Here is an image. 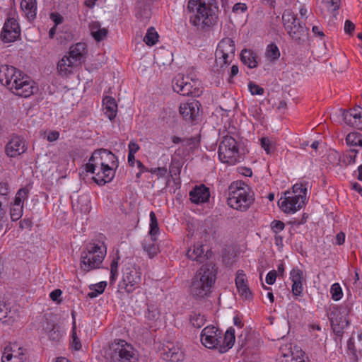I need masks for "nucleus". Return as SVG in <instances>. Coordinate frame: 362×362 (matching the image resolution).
<instances>
[{
  "label": "nucleus",
  "instance_id": "obj_1",
  "mask_svg": "<svg viewBox=\"0 0 362 362\" xmlns=\"http://www.w3.org/2000/svg\"><path fill=\"white\" fill-rule=\"evenodd\" d=\"M0 83L14 95L28 98L37 91L35 83L21 70L13 66H0Z\"/></svg>",
  "mask_w": 362,
  "mask_h": 362
},
{
  "label": "nucleus",
  "instance_id": "obj_2",
  "mask_svg": "<svg viewBox=\"0 0 362 362\" xmlns=\"http://www.w3.org/2000/svg\"><path fill=\"white\" fill-rule=\"evenodd\" d=\"M218 269L212 263L201 266L190 280L189 292L197 300L210 296L216 281Z\"/></svg>",
  "mask_w": 362,
  "mask_h": 362
},
{
  "label": "nucleus",
  "instance_id": "obj_3",
  "mask_svg": "<svg viewBox=\"0 0 362 362\" xmlns=\"http://www.w3.org/2000/svg\"><path fill=\"white\" fill-rule=\"evenodd\" d=\"M187 8L192 13L189 23L198 29L209 28L217 22L218 8L216 0H189Z\"/></svg>",
  "mask_w": 362,
  "mask_h": 362
},
{
  "label": "nucleus",
  "instance_id": "obj_4",
  "mask_svg": "<svg viewBox=\"0 0 362 362\" xmlns=\"http://www.w3.org/2000/svg\"><path fill=\"white\" fill-rule=\"evenodd\" d=\"M106 252V246L102 240L100 239L91 240L81 252V269L87 273L100 268Z\"/></svg>",
  "mask_w": 362,
  "mask_h": 362
},
{
  "label": "nucleus",
  "instance_id": "obj_5",
  "mask_svg": "<svg viewBox=\"0 0 362 362\" xmlns=\"http://www.w3.org/2000/svg\"><path fill=\"white\" fill-rule=\"evenodd\" d=\"M255 201L250 187L241 180L233 182L228 187L227 204L236 210L247 211Z\"/></svg>",
  "mask_w": 362,
  "mask_h": 362
},
{
  "label": "nucleus",
  "instance_id": "obj_6",
  "mask_svg": "<svg viewBox=\"0 0 362 362\" xmlns=\"http://www.w3.org/2000/svg\"><path fill=\"white\" fill-rule=\"evenodd\" d=\"M110 362H138L139 353L134 346L122 339H115L105 352Z\"/></svg>",
  "mask_w": 362,
  "mask_h": 362
},
{
  "label": "nucleus",
  "instance_id": "obj_7",
  "mask_svg": "<svg viewBox=\"0 0 362 362\" xmlns=\"http://www.w3.org/2000/svg\"><path fill=\"white\" fill-rule=\"evenodd\" d=\"M218 156L221 163L228 165H234L241 161L238 142L233 136L226 135L223 137L218 146Z\"/></svg>",
  "mask_w": 362,
  "mask_h": 362
},
{
  "label": "nucleus",
  "instance_id": "obj_8",
  "mask_svg": "<svg viewBox=\"0 0 362 362\" xmlns=\"http://www.w3.org/2000/svg\"><path fill=\"white\" fill-rule=\"evenodd\" d=\"M350 310L351 306L348 303L329 307L327 317L334 333L338 337L342 336L344 329L349 325L347 315Z\"/></svg>",
  "mask_w": 362,
  "mask_h": 362
},
{
  "label": "nucleus",
  "instance_id": "obj_9",
  "mask_svg": "<svg viewBox=\"0 0 362 362\" xmlns=\"http://www.w3.org/2000/svg\"><path fill=\"white\" fill-rule=\"evenodd\" d=\"M173 88L183 96L199 97L202 93L201 82L189 76L178 74L173 80Z\"/></svg>",
  "mask_w": 362,
  "mask_h": 362
},
{
  "label": "nucleus",
  "instance_id": "obj_10",
  "mask_svg": "<svg viewBox=\"0 0 362 362\" xmlns=\"http://www.w3.org/2000/svg\"><path fill=\"white\" fill-rule=\"evenodd\" d=\"M282 21L285 30L292 40L298 44L303 43L307 36L306 28L300 23L297 16L290 11H285Z\"/></svg>",
  "mask_w": 362,
  "mask_h": 362
},
{
  "label": "nucleus",
  "instance_id": "obj_11",
  "mask_svg": "<svg viewBox=\"0 0 362 362\" xmlns=\"http://www.w3.org/2000/svg\"><path fill=\"white\" fill-rule=\"evenodd\" d=\"M235 42L230 37L223 38L218 44L216 50V60L222 67L228 65L235 57Z\"/></svg>",
  "mask_w": 362,
  "mask_h": 362
},
{
  "label": "nucleus",
  "instance_id": "obj_12",
  "mask_svg": "<svg viewBox=\"0 0 362 362\" xmlns=\"http://www.w3.org/2000/svg\"><path fill=\"white\" fill-rule=\"evenodd\" d=\"M305 202V198L303 195L284 193V197H281L278 201V206L284 213L293 214L300 210Z\"/></svg>",
  "mask_w": 362,
  "mask_h": 362
},
{
  "label": "nucleus",
  "instance_id": "obj_13",
  "mask_svg": "<svg viewBox=\"0 0 362 362\" xmlns=\"http://www.w3.org/2000/svg\"><path fill=\"white\" fill-rule=\"evenodd\" d=\"M200 338L206 348L219 350L222 343V330L214 326H207L202 331Z\"/></svg>",
  "mask_w": 362,
  "mask_h": 362
},
{
  "label": "nucleus",
  "instance_id": "obj_14",
  "mask_svg": "<svg viewBox=\"0 0 362 362\" xmlns=\"http://www.w3.org/2000/svg\"><path fill=\"white\" fill-rule=\"evenodd\" d=\"M21 33V30L17 19L8 16L4 24L0 37L4 43L13 42L20 37Z\"/></svg>",
  "mask_w": 362,
  "mask_h": 362
},
{
  "label": "nucleus",
  "instance_id": "obj_15",
  "mask_svg": "<svg viewBox=\"0 0 362 362\" xmlns=\"http://www.w3.org/2000/svg\"><path fill=\"white\" fill-rule=\"evenodd\" d=\"M141 281V273L136 267H126L123 271L122 281L119 286L124 287L128 293H132Z\"/></svg>",
  "mask_w": 362,
  "mask_h": 362
},
{
  "label": "nucleus",
  "instance_id": "obj_16",
  "mask_svg": "<svg viewBox=\"0 0 362 362\" xmlns=\"http://www.w3.org/2000/svg\"><path fill=\"white\" fill-rule=\"evenodd\" d=\"M200 106L198 100H192L190 102L181 104L179 112L186 122L193 124L199 115Z\"/></svg>",
  "mask_w": 362,
  "mask_h": 362
},
{
  "label": "nucleus",
  "instance_id": "obj_17",
  "mask_svg": "<svg viewBox=\"0 0 362 362\" xmlns=\"http://www.w3.org/2000/svg\"><path fill=\"white\" fill-rule=\"evenodd\" d=\"M26 150L25 139L18 135H13L5 147L6 155L11 158H16L24 153Z\"/></svg>",
  "mask_w": 362,
  "mask_h": 362
},
{
  "label": "nucleus",
  "instance_id": "obj_18",
  "mask_svg": "<svg viewBox=\"0 0 362 362\" xmlns=\"http://www.w3.org/2000/svg\"><path fill=\"white\" fill-rule=\"evenodd\" d=\"M25 356L22 347L17 343L5 346L1 357V362H24Z\"/></svg>",
  "mask_w": 362,
  "mask_h": 362
},
{
  "label": "nucleus",
  "instance_id": "obj_19",
  "mask_svg": "<svg viewBox=\"0 0 362 362\" xmlns=\"http://www.w3.org/2000/svg\"><path fill=\"white\" fill-rule=\"evenodd\" d=\"M189 199L193 204H202L209 202L210 189L204 184L194 186L189 193Z\"/></svg>",
  "mask_w": 362,
  "mask_h": 362
},
{
  "label": "nucleus",
  "instance_id": "obj_20",
  "mask_svg": "<svg viewBox=\"0 0 362 362\" xmlns=\"http://www.w3.org/2000/svg\"><path fill=\"white\" fill-rule=\"evenodd\" d=\"M235 286L243 299L251 300L252 294L247 285L246 275L243 270H238L235 277Z\"/></svg>",
  "mask_w": 362,
  "mask_h": 362
},
{
  "label": "nucleus",
  "instance_id": "obj_21",
  "mask_svg": "<svg viewBox=\"0 0 362 362\" xmlns=\"http://www.w3.org/2000/svg\"><path fill=\"white\" fill-rule=\"evenodd\" d=\"M290 279L292 281L291 291L297 298L301 296L303 291V280L304 279L303 271L298 268H293L290 272Z\"/></svg>",
  "mask_w": 362,
  "mask_h": 362
},
{
  "label": "nucleus",
  "instance_id": "obj_22",
  "mask_svg": "<svg viewBox=\"0 0 362 362\" xmlns=\"http://www.w3.org/2000/svg\"><path fill=\"white\" fill-rule=\"evenodd\" d=\"M94 175L92 180L99 186H103L110 182L115 175V170L111 168L100 167L96 173H91Z\"/></svg>",
  "mask_w": 362,
  "mask_h": 362
},
{
  "label": "nucleus",
  "instance_id": "obj_23",
  "mask_svg": "<svg viewBox=\"0 0 362 362\" xmlns=\"http://www.w3.org/2000/svg\"><path fill=\"white\" fill-rule=\"evenodd\" d=\"M20 8L28 22L33 23L35 20L37 11V0H22Z\"/></svg>",
  "mask_w": 362,
  "mask_h": 362
},
{
  "label": "nucleus",
  "instance_id": "obj_24",
  "mask_svg": "<svg viewBox=\"0 0 362 362\" xmlns=\"http://www.w3.org/2000/svg\"><path fill=\"white\" fill-rule=\"evenodd\" d=\"M344 119L349 125L362 130V109L361 107L351 109L344 112Z\"/></svg>",
  "mask_w": 362,
  "mask_h": 362
},
{
  "label": "nucleus",
  "instance_id": "obj_25",
  "mask_svg": "<svg viewBox=\"0 0 362 362\" xmlns=\"http://www.w3.org/2000/svg\"><path fill=\"white\" fill-rule=\"evenodd\" d=\"M87 52L86 44L78 42L70 47L68 56L78 65L84 60Z\"/></svg>",
  "mask_w": 362,
  "mask_h": 362
},
{
  "label": "nucleus",
  "instance_id": "obj_26",
  "mask_svg": "<svg viewBox=\"0 0 362 362\" xmlns=\"http://www.w3.org/2000/svg\"><path fill=\"white\" fill-rule=\"evenodd\" d=\"M341 4V0H317V5L321 15L325 17L328 13L334 16V13L339 9Z\"/></svg>",
  "mask_w": 362,
  "mask_h": 362
},
{
  "label": "nucleus",
  "instance_id": "obj_27",
  "mask_svg": "<svg viewBox=\"0 0 362 362\" xmlns=\"http://www.w3.org/2000/svg\"><path fill=\"white\" fill-rule=\"evenodd\" d=\"M9 185L7 182H0V219L6 216L10 199Z\"/></svg>",
  "mask_w": 362,
  "mask_h": 362
},
{
  "label": "nucleus",
  "instance_id": "obj_28",
  "mask_svg": "<svg viewBox=\"0 0 362 362\" xmlns=\"http://www.w3.org/2000/svg\"><path fill=\"white\" fill-rule=\"evenodd\" d=\"M161 355L163 360L171 362H179L184 359L183 352L172 344L163 348Z\"/></svg>",
  "mask_w": 362,
  "mask_h": 362
},
{
  "label": "nucleus",
  "instance_id": "obj_29",
  "mask_svg": "<svg viewBox=\"0 0 362 362\" xmlns=\"http://www.w3.org/2000/svg\"><path fill=\"white\" fill-rule=\"evenodd\" d=\"M240 60L243 64L250 69L257 67L259 57L256 52L250 49H244L240 53Z\"/></svg>",
  "mask_w": 362,
  "mask_h": 362
},
{
  "label": "nucleus",
  "instance_id": "obj_30",
  "mask_svg": "<svg viewBox=\"0 0 362 362\" xmlns=\"http://www.w3.org/2000/svg\"><path fill=\"white\" fill-rule=\"evenodd\" d=\"M100 158L102 159L103 167L111 168L115 170L118 167L117 157L110 150L105 148L98 149Z\"/></svg>",
  "mask_w": 362,
  "mask_h": 362
},
{
  "label": "nucleus",
  "instance_id": "obj_31",
  "mask_svg": "<svg viewBox=\"0 0 362 362\" xmlns=\"http://www.w3.org/2000/svg\"><path fill=\"white\" fill-rule=\"evenodd\" d=\"M187 256L189 259L200 263L207 259L206 255L204 254L203 245L199 243L194 244L192 247H189L187 251Z\"/></svg>",
  "mask_w": 362,
  "mask_h": 362
},
{
  "label": "nucleus",
  "instance_id": "obj_32",
  "mask_svg": "<svg viewBox=\"0 0 362 362\" xmlns=\"http://www.w3.org/2000/svg\"><path fill=\"white\" fill-rule=\"evenodd\" d=\"M235 336L233 327H229L225 334H222V343L221 344L219 352L221 354L227 352L231 349L235 343Z\"/></svg>",
  "mask_w": 362,
  "mask_h": 362
},
{
  "label": "nucleus",
  "instance_id": "obj_33",
  "mask_svg": "<svg viewBox=\"0 0 362 362\" xmlns=\"http://www.w3.org/2000/svg\"><path fill=\"white\" fill-rule=\"evenodd\" d=\"M103 103L105 115L110 120H113L117 112V104L115 99L110 96H106L103 99Z\"/></svg>",
  "mask_w": 362,
  "mask_h": 362
},
{
  "label": "nucleus",
  "instance_id": "obj_34",
  "mask_svg": "<svg viewBox=\"0 0 362 362\" xmlns=\"http://www.w3.org/2000/svg\"><path fill=\"white\" fill-rule=\"evenodd\" d=\"M77 65L68 55H64L58 62L57 68L60 75L66 76L71 72L72 68Z\"/></svg>",
  "mask_w": 362,
  "mask_h": 362
},
{
  "label": "nucleus",
  "instance_id": "obj_35",
  "mask_svg": "<svg viewBox=\"0 0 362 362\" xmlns=\"http://www.w3.org/2000/svg\"><path fill=\"white\" fill-rule=\"evenodd\" d=\"M102 159L98 152V149L93 151L88 160V163L86 164L85 169L87 173H96L98 168L103 167Z\"/></svg>",
  "mask_w": 362,
  "mask_h": 362
},
{
  "label": "nucleus",
  "instance_id": "obj_36",
  "mask_svg": "<svg viewBox=\"0 0 362 362\" xmlns=\"http://www.w3.org/2000/svg\"><path fill=\"white\" fill-rule=\"evenodd\" d=\"M152 237L145 238L142 242V247L150 258L154 257L159 252V247Z\"/></svg>",
  "mask_w": 362,
  "mask_h": 362
},
{
  "label": "nucleus",
  "instance_id": "obj_37",
  "mask_svg": "<svg viewBox=\"0 0 362 362\" xmlns=\"http://www.w3.org/2000/svg\"><path fill=\"white\" fill-rule=\"evenodd\" d=\"M151 9L148 5H141L139 4L136 7L135 16L144 24H146L151 18Z\"/></svg>",
  "mask_w": 362,
  "mask_h": 362
},
{
  "label": "nucleus",
  "instance_id": "obj_38",
  "mask_svg": "<svg viewBox=\"0 0 362 362\" xmlns=\"http://www.w3.org/2000/svg\"><path fill=\"white\" fill-rule=\"evenodd\" d=\"M358 151L356 149H350L344 153L339 160V164L342 167H347L349 165L356 163Z\"/></svg>",
  "mask_w": 362,
  "mask_h": 362
},
{
  "label": "nucleus",
  "instance_id": "obj_39",
  "mask_svg": "<svg viewBox=\"0 0 362 362\" xmlns=\"http://www.w3.org/2000/svg\"><path fill=\"white\" fill-rule=\"evenodd\" d=\"M106 286V281H101L96 284L90 285L89 288L91 291L88 293V296L90 298H96L98 295L102 294L104 292Z\"/></svg>",
  "mask_w": 362,
  "mask_h": 362
},
{
  "label": "nucleus",
  "instance_id": "obj_40",
  "mask_svg": "<svg viewBox=\"0 0 362 362\" xmlns=\"http://www.w3.org/2000/svg\"><path fill=\"white\" fill-rule=\"evenodd\" d=\"M150 230L149 235L154 240H156V235L159 233L158 222L153 211H151L150 214Z\"/></svg>",
  "mask_w": 362,
  "mask_h": 362
},
{
  "label": "nucleus",
  "instance_id": "obj_41",
  "mask_svg": "<svg viewBox=\"0 0 362 362\" xmlns=\"http://www.w3.org/2000/svg\"><path fill=\"white\" fill-rule=\"evenodd\" d=\"M265 55L269 61H274L279 58L280 51L274 43H271L267 45L266 49Z\"/></svg>",
  "mask_w": 362,
  "mask_h": 362
},
{
  "label": "nucleus",
  "instance_id": "obj_42",
  "mask_svg": "<svg viewBox=\"0 0 362 362\" xmlns=\"http://www.w3.org/2000/svg\"><path fill=\"white\" fill-rule=\"evenodd\" d=\"M158 38V34L153 27H150L146 32L144 41L148 46L154 45Z\"/></svg>",
  "mask_w": 362,
  "mask_h": 362
},
{
  "label": "nucleus",
  "instance_id": "obj_43",
  "mask_svg": "<svg viewBox=\"0 0 362 362\" xmlns=\"http://www.w3.org/2000/svg\"><path fill=\"white\" fill-rule=\"evenodd\" d=\"M29 197V189L27 187H23L18 190L16 194L13 204L14 205H23L25 200Z\"/></svg>",
  "mask_w": 362,
  "mask_h": 362
},
{
  "label": "nucleus",
  "instance_id": "obj_44",
  "mask_svg": "<svg viewBox=\"0 0 362 362\" xmlns=\"http://www.w3.org/2000/svg\"><path fill=\"white\" fill-rule=\"evenodd\" d=\"M72 317L74 318L73 322V327L71 330V338L72 340L71 341V346L72 348H74L76 351H78L81 349V343L79 339V338L76 335V322L74 320V311L71 313Z\"/></svg>",
  "mask_w": 362,
  "mask_h": 362
},
{
  "label": "nucleus",
  "instance_id": "obj_45",
  "mask_svg": "<svg viewBox=\"0 0 362 362\" xmlns=\"http://www.w3.org/2000/svg\"><path fill=\"white\" fill-rule=\"evenodd\" d=\"M120 257L117 256L113 258L110 264V284H114L118 276L119 260Z\"/></svg>",
  "mask_w": 362,
  "mask_h": 362
},
{
  "label": "nucleus",
  "instance_id": "obj_46",
  "mask_svg": "<svg viewBox=\"0 0 362 362\" xmlns=\"http://www.w3.org/2000/svg\"><path fill=\"white\" fill-rule=\"evenodd\" d=\"M160 317V311L157 306L153 304L148 305L146 317L148 320L156 321Z\"/></svg>",
  "mask_w": 362,
  "mask_h": 362
},
{
  "label": "nucleus",
  "instance_id": "obj_47",
  "mask_svg": "<svg viewBox=\"0 0 362 362\" xmlns=\"http://www.w3.org/2000/svg\"><path fill=\"white\" fill-rule=\"evenodd\" d=\"M206 319L204 315L199 313H194L190 316V322L193 327L199 328L205 323Z\"/></svg>",
  "mask_w": 362,
  "mask_h": 362
},
{
  "label": "nucleus",
  "instance_id": "obj_48",
  "mask_svg": "<svg viewBox=\"0 0 362 362\" xmlns=\"http://www.w3.org/2000/svg\"><path fill=\"white\" fill-rule=\"evenodd\" d=\"M361 141V134L356 132H351L346 137V143L350 146H358Z\"/></svg>",
  "mask_w": 362,
  "mask_h": 362
},
{
  "label": "nucleus",
  "instance_id": "obj_49",
  "mask_svg": "<svg viewBox=\"0 0 362 362\" xmlns=\"http://www.w3.org/2000/svg\"><path fill=\"white\" fill-rule=\"evenodd\" d=\"M330 293L332 298L335 300H339L343 296L342 289L338 283H334L331 286Z\"/></svg>",
  "mask_w": 362,
  "mask_h": 362
},
{
  "label": "nucleus",
  "instance_id": "obj_50",
  "mask_svg": "<svg viewBox=\"0 0 362 362\" xmlns=\"http://www.w3.org/2000/svg\"><path fill=\"white\" fill-rule=\"evenodd\" d=\"M23 205H14L11 207V218L13 221H18L23 215Z\"/></svg>",
  "mask_w": 362,
  "mask_h": 362
},
{
  "label": "nucleus",
  "instance_id": "obj_51",
  "mask_svg": "<svg viewBox=\"0 0 362 362\" xmlns=\"http://www.w3.org/2000/svg\"><path fill=\"white\" fill-rule=\"evenodd\" d=\"M270 228L274 233H279L285 228V224L279 220H274L270 223Z\"/></svg>",
  "mask_w": 362,
  "mask_h": 362
},
{
  "label": "nucleus",
  "instance_id": "obj_52",
  "mask_svg": "<svg viewBox=\"0 0 362 362\" xmlns=\"http://www.w3.org/2000/svg\"><path fill=\"white\" fill-rule=\"evenodd\" d=\"M292 191H286L285 193H292L293 194H300L305 196V198L306 199V193H307V189L303 188L302 185L296 184L292 187Z\"/></svg>",
  "mask_w": 362,
  "mask_h": 362
},
{
  "label": "nucleus",
  "instance_id": "obj_53",
  "mask_svg": "<svg viewBox=\"0 0 362 362\" xmlns=\"http://www.w3.org/2000/svg\"><path fill=\"white\" fill-rule=\"evenodd\" d=\"M260 141L262 148L266 151L267 154H271L274 151L272 143L267 137H262Z\"/></svg>",
  "mask_w": 362,
  "mask_h": 362
},
{
  "label": "nucleus",
  "instance_id": "obj_54",
  "mask_svg": "<svg viewBox=\"0 0 362 362\" xmlns=\"http://www.w3.org/2000/svg\"><path fill=\"white\" fill-rule=\"evenodd\" d=\"M248 88L252 95H261L264 93V88L255 83L250 82Z\"/></svg>",
  "mask_w": 362,
  "mask_h": 362
},
{
  "label": "nucleus",
  "instance_id": "obj_55",
  "mask_svg": "<svg viewBox=\"0 0 362 362\" xmlns=\"http://www.w3.org/2000/svg\"><path fill=\"white\" fill-rule=\"evenodd\" d=\"M107 30L105 28H100L99 30H97L96 31H93L92 36L94 37V39L96 41H101L103 40V38L107 35Z\"/></svg>",
  "mask_w": 362,
  "mask_h": 362
},
{
  "label": "nucleus",
  "instance_id": "obj_56",
  "mask_svg": "<svg viewBox=\"0 0 362 362\" xmlns=\"http://www.w3.org/2000/svg\"><path fill=\"white\" fill-rule=\"evenodd\" d=\"M183 142L190 148H195L199 144L200 140L197 136H192L183 139Z\"/></svg>",
  "mask_w": 362,
  "mask_h": 362
},
{
  "label": "nucleus",
  "instance_id": "obj_57",
  "mask_svg": "<svg viewBox=\"0 0 362 362\" xmlns=\"http://www.w3.org/2000/svg\"><path fill=\"white\" fill-rule=\"evenodd\" d=\"M8 312V308L0 295V320L6 317Z\"/></svg>",
  "mask_w": 362,
  "mask_h": 362
},
{
  "label": "nucleus",
  "instance_id": "obj_58",
  "mask_svg": "<svg viewBox=\"0 0 362 362\" xmlns=\"http://www.w3.org/2000/svg\"><path fill=\"white\" fill-rule=\"evenodd\" d=\"M247 10V6L244 3H236L232 8V11L235 13H243Z\"/></svg>",
  "mask_w": 362,
  "mask_h": 362
},
{
  "label": "nucleus",
  "instance_id": "obj_59",
  "mask_svg": "<svg viewBox=\"0 0 362 362\" xmlns=\"http://www.w3.org/2000/svg\"><path fill=\"white\" fill-rule=\"evenodd\" d=\"M347 349L353 357L357 359V351L355 346L354 340L353 338H349L347 341Z\"/></svg>",
  "mask_w": 362,
  "mask_h": 362
},
{
  "label": "nucleus",
  "instance_id": "obj_60",
  "mask_svg": "<svg viewBox=\"0 0 362 362\" xmlns=\"http://www.w3.org/2000/svg\"><path fill=\"white\" fill-rule=\"evenodd\" d=\"M48 337L49 339L54 341H58L62 337V334L60 332L56 329L55 327H54L51 330L49 331Z\"/></svg>",
  "mask_w": 362,
  "mask_h": 362
},
{
  "label": "nucleus",
  "instance_id": "obj_61",
  "mask_svg": "<svg viewBox=\"0 0 362 362\" xmlns=\"http://www.w3.org/2000/svg\"><path fill=\"white\" fill-rule=\"evenodd\" d=\"M140 149L139 145L134 140L130 141L128 145V153L135 154Z\"/></svg>",
  "mask_w": 362,
  "mask_h": 362
},
{
  "label": "nucleus",
  "instance_id": "obj_62",
  "mask_svg": "<svg viewBox=\"0 0 362 362\" xmlns=\"http://www.w3.org/2000/svg\"><path fill=\"white\" fill-rule=\"evenodd\" d=\"M277 276V272L276 270H272L268 272L266 276V282L269 285H272L274 284L276 279Z\"/></svg>",
  "mask_w": 362,
  "mask_h": 362
},
{
  "label": "nucleus",
  "instance_id": "obj_63",
  "mask_svg": "<svg viewBox=\"0 0 362 362\" xmlns=\"http://www.w3.org/2000/svg\"><path fill=\"white\" fill-rule=\"evenodd\" d=\"M355 25L349 20H346L344 23V31L349 35H351L354 31Z\"/></svg>",
  "mask_w": 362,
  "mask_h": 362
},
{
  "label": "nucleus",
  "instance_id": "obj_64",
  "mask_svg": "<svg viewBox=\"0 0 362 362\" xmlns=\"http://www.w3.org/2000/svg\"><path fill=\"white\" fill-rule=\"evenodd\" d=\"M59 132L58 131H51L47 136V141L52 142L57 141L59 138Z\"/></svg>",
  "mask_w": 362,
  "mask_h": 362
}]
</instances>
